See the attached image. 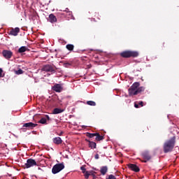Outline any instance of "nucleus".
<instances>
[{"mask_svg":"<svg viewBox=\"0 0 179 179\" xmlns=\"http://www.w3.org/2000/svg\"><path fill=\"white\" fill-rule=\"evenodd\" d=\"M176 146V136H173L170 139L167 140L164 143V152L165 153H169V152H173V149Z\"/></svg>","mask_w":179,"mask_h":179,"instance_id":"nucleus-1","label":"nucleus"},{"mask_svg":"<svg viewBox=\"0 0 179 179\" xmlns=\"http://www.w3.org/2000/svg\"><path fill=\"white\" fill-rule=\"evenodd\" d=\"M120 57L122 58H136V57H139V52L138 51L125 50L120 53Z\"/></svg>","mask_w":179,"mask_h":179,"instance_id":"nucleus-2","label":"nucleus"},{"mask_svg":"<svg viewBox=\"0 0 179 179\" xmlns=\"http://www.w3.org/2000/svg\"><path fill=\"white\" fill-rule=\"evenodd\" d=\"M139 83H134L130 88H129V96H136L138 94V88L139 87Z\"/></svg>","mask_w":179,"mask_h":179,"instance_id":"nucleus-3","label":"nucleus"},{"mask_svg":"<svg viewBox=\"0 0 179 179\" xmlns=\"http://www.w3.org/2000/svg\"><path fill=\"white\" fill-rule=\"evenodd\" d=\"M65 169L64 163L56 164L52 169V174H58L59 171H62Z\"/></svg>","mask_w":179,"mask_h":179,"instance_id":"nucleus-4","label":"nucleus"},{"mask_svg":"<svg viewBox=\"0 0 179 179\" xmlns=\"http://www.w3.org/2000/svg\"><path fill=\"white\" fill-rule=\"evenodd\" d=\"M42 71H43V72H51V73H55L56 72L55 69H54V66L51 64H46L43 66Z\"/></svg>","mask_w":179,"mask_h":179,"instance_id":"nucleus-5","label":"nucleus"},{"mask_svg":"<svg viewBox=\"0 0 179 179\" xmlns=\"http://www.w3.org/2000/svg\"><path fill=\"white\" fill-rule=\"evenodd\" d=\"M24 166H25V169H30V167H34V166H37V162H36L35 159H28Z\"/></svg>","mask_w":179,"mask_h":179,"instance_id":"nucleus-6","label":"nucleus"},{"mask_svg":"<svg viewBox=\"0 0 179 179\" xmlns=\"http://www.w3.org/2000/svg\"><path fill=\"white\" fill-rule=\"evenodd\" d=\"M2 55L6 59H10L13 56V52L10 50H3L2 51Z\"/></svg>","mask_w":179,"mask_h":179,"instance_id":"nucleus-7","label":"nucleus"},{"mask_svg":"<svg viewBox=\"0 0 179 179\" xmlns=\"http://www.w3.org/2000/svg\"><path fill=\"white\" fill-rule=\"evenodd\" d=\"M127 167L130 169V170H132V171H135V173H139V171H141V169L138 166H136V164H129L127 165Z\"/></svg>","mask_w":179,"mask_h":179,"instance_id":"nucleus-8","label":"nucleus"},{"mask_svg":"<svg viewBox=\"0 0 179 179\" xmlns=\"http://www.w3.org/2000/svg\"><path fill=\"white\" fill-rule=\"evenodd\" d=\"M19 33H20V27H15V28H13L10 32L8 33L9 36H17V34H19Z\"/></svg>","mask_w":179,"mask_h":179,"instance_id":"nucleus-9","label":"nucleus"},{"mask_svg":"<svg viewBox=\"0 0 179 179\" xmlns=\"http://www.w3.org/2000/svg\"><path fill=\"white\" fill-rule=\"evenodd\" d=\"M142 156L143 159H145L143 161L144 163H147L148 162H149V160H150V159H152L150 154H149V152L148 151L143 152Z\"/></svg>","mask_w":179,"mask_h":179,"instance_id":"nucleus-10","label":"nucleus"},{"mask_svg":"<svg viewBox=\"0 0 179 179\" xmlns=\"http://www.w3.org/2000/svg\"><path fill=\"white\" fill-rule=\"evenodd\" d=\"M37 124H34L33 122H28L23 124V128H28V129H33L37 127Z\"/></svg>","mask_w":179,"mask_h":179,"instance_id":"nucleus-11","label":"nucleus"},{"mask_svg":"<svg viewBox=\"0 0 179 179\" xmlns=\"http://www.w3.org/2000/svg\"><path fill=\"white\" fill-rule=\"evenodd\" d=\"M52 90L54 92H57V93H61V91L63 90L62 86L61 84H55L52 87Z\"/></svg>","mask_w":179,"mask_h":179,"instance_id":"nucleus-12","label":"nucleus"},{"mask_svg":"<svg viewBox=\"0 0 179 179\" xmlns=\"http://www.w3.org/2000/svg\"><path fill=\"white\" fill-rule=\"evenodd\" d=\"M86 166L83 165L80 167V170L82 171V172L83 173V174H85V177L86 179H88L90 176V173H89V171H86Z\"/></svg>","mask_w":179,"mask_h":179,"instance_id":"nucleus-13","label":"nucleus"},{"mask_svg":"<svg viewBox=\"0 0 179 179\" xmlns=\"http://www.w3.org/2000/svg\"><path fill=\"white\" fill-rule=\"evenodd\" d=\"M50 23H57V17L53 13L49 15V19L48 20Z\"/></svg>","mask_w":179,"mask_h":179,"instance_id":"nucleus-14","label":"nucleus"},{"mask_svg":"<svg viewBox=\"0 0 179 179\" xmlns=\"http://www.w3.org/2000/svg\"><path fill=\"white\" fill-rule=\"evenodd\" d=\"M86 142H88V146L90 149H96L97 144L95 142L91 141L90 140L85 139Z\"/></svg>","mask_w":179,"mask_h":179,"instance_id":"nucleus-15","label":"nucleus"},{"mask_svg":"<svg viewBox=\"0 0 179 179\" xmlns=\"http://www.w3.org/2000/svg\"><path fill=\"white\" fill-rule=\"evenodd\" d=\"M108 171V167L107 166H101L100 169V173L102 176H106Z\"/></svg>","mask_w":179,"mask_h":179,"instance_id":"nucleus-16","label":"nucleus"},{"mask_svg":"<svg viewBox=\"0 0 179 179\" xmlns=\"http://www.w3.org/2000/svg\"><path fill=\"white\" fill-rule=\"evenodd\" d=\"M53 141V143H55V145H61V143H62V139L61 138V137H55L52 139Z\"/></svg>","mask_w":179,"mask_h":179,"instance_id":"nucleus-17","label":"nucleus"},{"mask_svg":"<svg viewBox=\"0 0 179 179\" xmlns=\"http://www.w3.org/2000/svg\"><path fill=\"white\" fill-rule=\"evenodd\" d=\"M64 111H65V110L56 108L53 110L52 114H61V113H64Z\"/></svg>","mask_w":179,"mask_h":179,"instance_id":"nucleus-18","label":"nucleus"},{"mask_svg":"<svg viewBox=\"0 0 179 179\" xmlns=\"http://www.w3.org/2000/svg\"><path fill=\"white\" fill-rule=\"evenodd\" d=\"M96 141H103V139H104V136H101L100 134L99 133H96Z\"/></svg>","mask_w":179,"mask_h":179,"instance_id":"nucleus-19","label":"nucleus"},{"mask_svg":"<svg viewBox=\"0 0 179 179\" xmlns=\"http://www.w3.org/2000/svg\"><path fill=\"white\" fill-rule=\"evenodd\" d=\"M26 51H27V47L26 46H22L18 49V52L20 54H22V52H26Z\"/></svg>","mask_w":179,"mask_h":179,"instance_id":"nucleus-20","label":"nucleus"},{"mask_svg":"<svg viewBox=\"0 0 179 179\" xmlns=\"http://www.w3.org/2000/svg\"><path fill=\"white\" fill-rule=\"evenodd\" d=\"M66 48H67L69 51H73V48H75V46L73 44H67L66 45Z\"/></svg>","mask_w":179,"mask_h":179,"instance_id":"nucleus-21","label":"nucleus"},{"mask_svg":"<svg viewBox=\"0 0 179 179\" xmlns=\"http://www.w3.org/2000/svg\"><path fill=\"white\" fill-rule=\"evenodd\" d=\"M39 124H47V118L45 117H42L39 121Z\"/></svg>","mask_w":179,"mask_h":179,"instance_id":"nucleus-22","label":"nucleus"},{"mask_svg":"<svg viewBox=\"0 0 179 179\" xmlns=\"http://www.w3.org/2000/svg\"><path fill=\"white\" fill-rule=\"evenodd\" d=\"M145 91V87H138L137 88V94H138V93H141V92H144Z\"/></svg>","mask_w":179,"mask_h":179,"instance_id":"nucleus-23","label":"nucleus"},{"mask_svg":"<svg viewBox=\"0 0 179 179\" xmlns=\"http://www.w3.org/2000/svg\"><path fill=\"white\" fill-rule=\"evenodd\" d=\"M87 104H88V106H96V102H94L93 101H87Z\"/></svg>","mask_w":179,"mask_h":179,"instance_id":"nucleus-24","label":"nucleus"},{"mask_svg":"<svg viewBox=\"0 0 179 179\" xmlns=\"http://www.w3.org/2000/svg\"><path fill=\"white\" fill-rule=\"evenodd\" d=\"M87 136L88 138H94V136H96V133H87Z\"/></svg>","mask_w":179,"mask_h":179,"instance_id":"nucleus-25","label":"nucleus"},{"mask_svg":"<svg viewBox=\"0 0 179 179\" xmlns=\"http://www.w3.org/2000/svg\"><path fill=\"white\" fill-rule=\"evenodd\" d=\"M16 75H22L23 73V70L22 69H18L17 71H15Z\"/></svg>","mask_w":179,"mask_h":179,"instance_id":"nucleus-26","label":"nucleus"},{"mask_svg":"<svg viewBox=\"0 0 179 179\" xmlns=\"http://www.w3.org/2000/svg\"><path fill=\"white\" fill-rule=\"evenodd\" d=\"M63 12H66V13H68L69 15H72V12L69 10V8H66Z\"/></svg>","mask_w":179,"mask_h":179,"instance_id":"nucleus-27","label":"nucleus"},{"mask_svg":"<svg viewBox=\"0 0 179 179\" xmlns=\"http://www.w3.org/2000/svg\"><path fill=\"white\" fill-rule=\"evenodd\" d=\"M71 65H72V64L69 62L64 64V66H65L66 68H68V66H71Z\"/></svg>","mask_w":179,"mask_h":179,"instance_id":"nucleus-28","label":"nucleus"},{"mask_svg":"<svg viewBox=\"0 0 179 179\" xmlns=\"http://www.w3.org/2000/svg\"><path fill=\"white\" fill-rule=\"evenodd\" d=\"M3 72V70H2V69L0 68V78H3L5 76L4 75L2 74Z\"/></svg>","mask_w":179,"mask_h":179,"instance_id":"nucleus-29","label":"nucleus"},{"mask_svg":"<svg viewBox=\"0 0 179 179\" xmlns=\"http://www.w3.org/2000/svg\"><path fill=\"white\" fill-rule=\"evenodd\" d=\"M138 106H141V107H143V101H139L138 102Z\"/></svg>","mask_w":179,"mask_h":179,"instance_id":"nucleus-30","label":"nucleus"},{"mask_svg":"<svg viewBox=\"0 0 179 179\" xmlns=\"http://www.w3.org/2000/svg\"><path fill=\"white\" fill-rule=\"evenodd\" d=\"M20 130L22 131V132H26L27 131V129L26 128H21Z\"/></svg>","mask_w":179,"mask_h":179,"instance_id":"nucleus-31","label":"nucleus"},{"mask_svg":"<svg viewBox=\"0 0 179 179\" xmlns=\"http://www.w3.org/2000/svg\"><path fill=\"white\" fill-rule=\"evenodd\" d=\"M134 107H135V108H139V104L135 103H134Z\"/></svg>","mask_w":179,"mask_h":179,"instance_id":"nucleus-32","label":"nucleus"},{"mask_svg":"<svg viewBox=\"0 0 179 179\" xmlns=\"http://www.w3.org/2000/svg\"><path fill=\"white\" fill-rule=\"evenodd\" d=\"M64 134V131H61L59 134H57V135H59V136H62Z\"/></svg>","mask_w":179,"mask_h":179,"instance_id":"nucleus-33","label":"nucleus"},{"mask_svg":"<svg viewBox=\"0 0 179 179\" xmlns=\"http://www.w3.org/2000/svg\"><path fill=\"white\" fill-rule=\"evenodd\" d=\"M45 117L47 118L48 121H50V120H51L50 118V116H48V115H45Z\"/></svg>","mask_w":179,"mask_h":179,"instance_id":"nucleus-34","label":"nucleus"},{"mask_svg":"<svg viewBox=\"0 0 179 179\" xmlns=\"http://www.w3.org/2000/svg\"><path fill=\"white\" fill-rule=\"evenodd\" d=\"M94 157L96 159H99V154H96Z\"/></svg>","mask_w":179,"mask_h":179,"instance_id":"nucleus-35","label":"nucleus"},{"mask_svg":"<svg viewBox=\"0 0 179 179\" xmlns=\"http://www.w3.org/2000/svg\"><path fill=\"white\" fill-rule=\"evenodd\" d=\"M67 98H69L70 96H66Z\"/></svg>","mask_w":179,"mask_h":179,"instance_id":"nucleus-36","label":"nucleus"},{"mask_svg":"<svg viewBox=\"0 0 179 179\" xmlns=\"http://www.w3.org/2000/svg\"><path fill=\"white\" fill-rule=\"evenodd\" d=\"M0 179H1V177H0Z\"/></svg>","mask_w":179,"mask_h":179,"instance_id":"nucleus-37","label":"nucleus"}]
</instances>
